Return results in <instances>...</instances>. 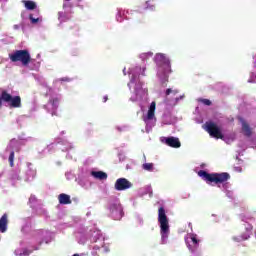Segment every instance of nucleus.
<instances>
[{
	"mask_svg": "<svg viewBox=\"0 0 256 256\" xmlns=\"http://www.w3.org/2000/svg\"><path fill=\"white\" fill-rule=\"evenodd\" d=\"M198 175L206 183H215V185H219L221 183H227L229 179H231V175L227 172L209 173L205 170H200L198 171Z\"/></svg>",
	"mask_w": 256,
	"mask_h": 256,
	"instance_id": "1",
	"label": "nucleus"
},
{
	"mask_svg": "<svg viewBox=\"0 0 256 256\" xmlns=\"http://www.w3.org/2000/svg\"><path fill=\"white\" fill-rule=\"evenodd\" d=\"M3 103H7L10 109H20L22 107L21 96H13L7 90H3L0 95V107Z\"/></svg>",
	"mask_w": 256,
	"mask_h": 256,
	"instance_id": "2",
	"label": "nucleus"
},
{
	"mask_svg": "<svg viewBox=\"0 0 256 256\" xmlns=\"http://www.w3.org/2000/svg\"><path fill=\"white\" fill-rule=\"evenodd\" d=\"M9 59L12 63L20 62L24 67H27L31 63V54L29 50H16L9 54Z\"/></svg>",
	"mask_w": 256,
	"mask_h": 256,
	"instance_id": "3",
	"label": "nucleus"
},
{
	"mask_svg": "<svg viewBox=\"0 0 256 256\" xmlns=\"http://www.w3.org/2000/svg\"><path fill=\"white\" fill-rule=\"evenodd\" d=\"M158 222L160 223L162 239H167V235H169V219L167 218L164 207L158 209Z\"/></svg>",
	"mask_w": 256,
	"mask_h": 256,
	"instance_id": "4",
	"label": "nucleus"
},
{
	"mask_svg": "<svg viewBox=\"0 0 256 256\" xmlns=\"http://www.w3.org/2000/svg\"><path fill=\"white\" fill-rule=\"evenodd\" d=\"M204 129L209 133L210 137H214V139H223V132H221V128L218 127L215 122H206L204 124Z\"/></svg>",
	"mask_w": 256,
	"mask_h": 256,
	"instance_id": "5",
	"label": "nucleus"
},
{
	"mask_svg": "<svg viewBox=\"0 0 256 256\" xmlns=\"http://www.w3.org/2000/svg\"><path fill=\"white\" fill-rule=\"evenodd\" d=\"M110 217L114 219V221H121L123 218V206L119 203H113L109 206Z\"/></svg>",
	"mask_w": 256,
	"mask_h": 256,
	"instance_id": "6",
	"label": "nucleus"
},
{
	"mask_svg": "<svg viewBox=\"0 0 256 256\" xmlns=\"http://www.w3.org/2000/svg\"><path fill=\"white\" fill-rule=\"evenodd\" d=\"M114 187L116 191H127V189L133 187V184L126 178H119L116 180Z\"/></svg>",
	"mask_w": 256,
	"mask_h": 256,
	"instance_id": "7",
	"label": "nucleus"
},
{
	"mask_svg": "<svg viewBox=\"0 0 256 256\" xmlns=\"http://www.w3.org/2000/svg\"><path fill=\"white\" fill-rule=\"evenodd\" d=\"M165 144L173 149H179V147H181V141H179V138H175L173 136L165 138Z\"/></svg>",
	"mask_w": 256,
	"mask_h": 256,
	"instance_id": "8",
	"label": "nucleus"
},
{
	"mask_svg": "<svg viewBox=\"0 0 256 256\" xmlns=\"http://www.w3.org/2000/svg\"><path fill=\"white\" fill-rule=\"evenodd\" d=\"M156 107H157V104L155 102H152L150 104L147 116H146V118H144V121H152V119L155 117Z\"/></svg>",
	"mask_w": 256,
	"mask_h": 256,
	"instance_id": "9",
	"label": "nucleus"
},
{
	"mask_svg": "<svg viewBox=\"0 0 256 256\" xmlns=\"http://www.w3.org/2000/svg\"><path fill=\"white\" fill-rule=\"evenodd\" d=\"M242 133L245 137H251L253 135V129H251V126L244 120H242Z\"/></svg>",
	"mask_w": 256,
	"mask_h": 256,
	"instance_id": "10",
	"label": "nucleus"
},
{
	"mask_svg": "<svg viewBox=\"0 0 256 256\" xmlns=\"http://www.w3.org/2000/svg\"><path fill=\"white\" fill-rule=\"evenodd\" d=\"M60 205H71V196L68 194L62 193L58 196Z\"/></svg>",
	"mask_w": 256,
	"mask_h": 256,
	"instance_id": "11",
	"label": "nucleus"
},
{
	"mask_svg": "<svg viewBox=\"0 0 256 256\" xmlns=\"http://www.w3.org/2000/svg\"><path fill=\"white\" fill-rule=\"evenodd\" d=\"M92 177L95 179H99L100 181H105L107 179V173L103 171H92L91 172Z\"/></svg>",
	"mask_w": 256,
	"mask_h": 256,
	"instance_id": "12",
	"label": "nucleus"
},
{
	"mask_svg": "<svg viewBox=\"0 0 256 256\" xmlns=\"http://www.w3.org/2000/svg\"><path fill=\"white\" fill-rule=\"evenodd\" d=\"M7 214L2 215L0 218V231L1 233H5L7 231Z\"/></svg>",
	"mask_w": 256,
	"mask_h": 256,
	"instance_id": "13",
	"label": "nucleus"
},
{
	"mask_svg": "<svg viewBox=\"0 0 256 256\" xmlns=\"http://www.w3.org/2000/svg\"><path fill=\"white\" fill-rule=\"evenodd\" d=\"M22 3H24V6L28 11H33L34 9H37V3L31 0H23Z\"/></svg>",
	"mask_w": 256,
	"mask_h": 256,
	"instance_id": "14",
	"label": "nucleus"
},
{
	"mask_svg": "<svg viewBox=\"0 0 256 256\" xmlns=\"http://www.w3.org/2000/svg\"><path fill=\"white\" fill-rule=\"evenodd\" d=\"M34 237H35V239H41V241L39 242V245H43V239H45V231L44 230H37L34 233Z\"/></svg>",
	"mask_w": 256,
	"mask_h": 256,
	"instance_id": "15",
	"label": "nucleus"
},
{
	"mask_svg": "<svg viewBox=\"0 0 256 256\" xmlns=\"http://www.w3.org/2000/svg\"><path fill=\"white\" fill-rule=\"evenodd\" d=\"M163 69L165 75H169V73H171V62L169 60L164 61Z\"/></svg>",
	"mask_w": 256,
	"mask_h": 256,
	"instance_id": "16",
	"label": "nucleus"
},
{
	"mask_svg": "<svg viewBox=\"0 0 256 256\" xmlns=\"http://www.w3.org/2000/svg\"><path fill=\"white\" fill-rule=\"evenodd\" d=\"M8 161L10 163V167H14V161H15V151H11L10 152V155H9V158H8Z\"/></svg>",
	"mask_w": 256,
	"mask_h": 256,
	"instance_id": "17",
	"label": "nucleus"
},
{
	"mask_svg": "<svg viewBox=\"0 0 256 256\" xmlns=\"http://www.w3.org/2000/svg\"><path fill=\"white\" fill-rule=\"evenodd\" d=\"M49 103H51L53 109H57L59 107V98H52L49 100Z\"/></svg>",
	"mask_w": 256,
	"mask_h": 256,
	"instance_id": "18",
	"label": "nucleus"
},
{
	"mask_svg": "<svg viewBox=\"0 0 256 256\" xmlns=\"http://www.w3.org/2000/svg\"><path fill=\"white\" fill-rule=\"evenodd\" d=\"M190 239H191L194 247H198L199 246V239H197V236L195 234H191L190 235Z\"/></svg>",
	"mask_w": 256,
	"mask_h": 256,
	"instance_id": "19",
	"label": "nucleus"
},
{
	"mask_svg": "<svg viewBox=\"0 0 256 256\" xmlns=\"http://www.w3.org/2000/svg\"><path fill=\"white\" fill-rule=\"evenodd\" d=\"M142 168L145 171H153V163H145L142 165Z\"/></svg>",
	"mask_w": 256,
	"mask_h": 256,
	"instance_id": "20",
	"label": "nucleus"
},
{
	"mask_svg": "<svg viewBox=\"0 0 256 256\" xmlns=\"http://www.w3.org/2000/svg\"><path fill=\"white\" fill-rule=\"evenodd\" d=\"M198 101H199L200 103H203V105H207V107H210V105H212V102H211V100H209V99L200 98Z\"/></svg>",
	"mask_w": 256,
	"mask_h": 256,
	"instance_id": "21",
	"label": "nucleus"
},
{
	"mask_svg": "<svg viewBox=\"0 0 256 256\" xmlns=\"http://www.w3.org/2000/svg\"><path fill=\"white\" fill-rule=\"evenodd\" d=\"M171 93H173L174 95H177V93H179V91L173 90V89H171V88H168V89L166 90V96L171 95Z\"/></svg>",
	"mask_w": 256,
	"mask_h": 256,
	"instance_id": "22",
	"label": "nucleus"
},
{
	"mask_svg": "<svg viewBox=\"0 0 256 256\" xmlns=\"http://www.w3.org/2000/svg\"><path fill=\"white\" fill-rule=\"evenodd\" d=\"M29 19L33 25H35V23H39V18H34L33 14L29 15Z\"/></svg>",
	"mask_w": 256,
	"mask_h": 256,
	"instance_id": "23",
	"label": "nucleus"
},
{
	"mask_svg": "<svg viewBox=\"0 0 256 256\" xmlns=\"http://www.w3.org/2000/svg\"><path fill=\"white\" fill-rule=\"evenodd\" d=\"M31 253H33V251L24 249L22 255L29 256V255H31Z\"/></svg>",
	"mask_w": 256,
	"mask_h": 256,
	"instance_id": "24",
	"label": "nucleus"
},
{
	"mask_svg": "<svg viewBox=\"0 0 256 256\" xmlns=\"http://www.w3.org/2000/svg\"><path fill=\"white\" fill-rule=\"evenodd\" d=\"M241 219H242V221H244L245 223H247V221H249V219H253V218L248 217V216H246V215H242V216H241Z\"/></svg>",
	"mask_w": 256,
	"mask_h": 256,
	"instance_id": "25",
	"label": "nucleus"
},
{
	"mask_svg": "<svg viewBox=\"0 0 256 256\" xmlns=\"http://www.w3.org/2000/svg\"><path fill=\"white\" fill-rule=\"evenodd\" d=\"M145 57H153V53L152 52H148L146 54H142V59H145Z\"/></svg>",
	"mask_w": 256,
	"mask_h": 256,
	"instance_id": "26",
	"label": "nucleus"
},
{
	"mask_svg": "<svg viewBox=\"0 0 256 256\" xmlns=\"http://www.w3.org/2000/svg\"><path fill=\"white\" fill-rule=\"evenodd\" d=\"M108 99H109L108 96H104V97H103V103H107Z\"/></svg>",
	"mask_w": 256,
	"mask_h": 256,
	"instance_id": "27",
	"label": "nucleus"
},
{
	"mask_svg": "<svg viewBox=\"0 0 256 256\" xmlns=\"http://www.w3.org/2000/svg\"><path fill=\"white\" fill-rule=\"evenodd\" d=\"M142 75L145 76V68H143Z\"/></svg>",
	"mask_w": 256,
	"mask_h": 256,
	"instance_id": "28",
	"label": "nucleus"
},
{
	"mask_svg": "<svg viewBox=\"0 0 256 256\" xmlns=\"http://www.w3.org/2000/svg\"><path fill=\"white\" fill-rule=\"evenodd\" d=\"M150 9H151V10L155 9V6H150Z\"/></svg>",
	"mask_w": 256,
	"mask_h": 256,
	"instance_id": "29",
	"label": "nucleus"
},
{
	"mask_svg": "<svg viewBox=\"0 0 256 256\" xmlns=\"http://www.w3.org/2000/svg\"><path fill=\"white\" fill-rule=\"evenodd\" d=\"M233 240H234V241H239V239H237V238H233Z\"/></svg>",
	"mask_w": 256,
	"mask_h": 256,
	"instance_id": "30",
	"label": "nucleus"
},
{
	"mask_svg": "<svg viewBox=\"0 0 256 256\" xmlns=\"http://www.w3.org/2000/svg\"><path fill=\"white\" fill-rule=\"evenodd\" d=\"M72 256H79V254H74V255H72Z\"/></svg>",
	"mask_w": 256,
	"mask_h": 256,
	"instance_id": "31",
	"label": "nucleus"
},
{
	"mask_svg": "<svg viewBox=\"0 0 256 256\" xmlns=\"http://www.w3.org/2000/svg\"><path fill=\"white\" fill-rule=\"evenodd\" d=\"M146 5H149V1L146 2Z\"/></svg>",
	"mask_w": 256,
	"mask_h": 256,
	"instance_id": "32",
	"label": "nucleus"
},
{
	"mask_svg": "<svg viewBox=\"0 0 256 256\" xmlns=\"http://www.w3.org/2000/svg\"><path fill=\"white\" fill-rule=\"evenodd\" d=\"M145 9H149V6H147Z\"/></svg>",
	"mask_w": 256,
	"mask_h": 256,
	"instance_id": "33",
	"label": "nucleus"
}]
</instances>
